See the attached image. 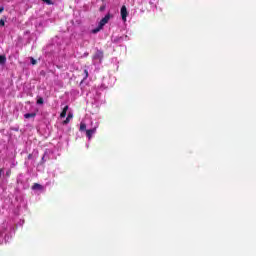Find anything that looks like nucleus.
Wrapping results in <instances>:
<instances>
[{
    "mask_svg": "<svg viewBox=\"0 0 256 256\" xmlns=\"http://www.w3.org/2000/svg\"><path fill=\"white\" fill-rule=\"evenodd\" d=\"M99 127V124H96L94 127L87 129V125L85 122H81L80 124V131H86V137L91 141L92 137L97 133V128Z\"/></svg>",
    "mask_w": 256,
    "mask_h": 256,
    "instance_id": "obj_1",
    "label": "nucleus"
},
{
    "mask_svg": "<svg viewBox=\"0 0 256 256\" xmlns=\"http://www.w3.org/2000/svg\"><path fill=\"white\" fill-rule=\"evenodd\" d=\"M109 19H111V14H107L104 18H102L99 23V26L96 29H94L92 32L99 33V31L102 30L103 27H105V25H107V23H109Z\"/></svg>",
    "mask_w": 256,
    "mask_h": 256,
    "instance_id": "obj_2",
    "label": "nucleus"
},
{
    "mask_svg": "<svg viewBox=\"0 0 256 256\" xmlns=\"http://www.w3.org/2000/svg\"><path fill=\"white\" fill-rule=\"evenodd\" d=\"M120 13H121L122 21L125 23L127 21V16L129 15V12L127 11V7L122 6Z\"/></svg>",
    "mask_w": 256,
    "mask_h": 256,
    "instance_id": "obj_3",
    "label": "nucleus"
},
{
    "mask_svg": "<svg viewBox=\"0 0 256 256\" xmlns=\"http://www.w3.org/2000/svg\"><path fill=\"white\" fill-rule=\"evenodd\" d=\"M99 60V61H101V59H103V52H101V51H97L96 52V54H95V56H94V60Z\"/></svg>",
    "mask_w": 256,
    "mask_h": 256,
    "instance_id": "obj_4",
    "label": "nucleus"
},
{
    "mask_svg": "<svg viewBox=\"0 0 256 256\" xmlns=\"http://www.w3.org/2000/svg\"><path fill=\"white\" fill-rule=\"evenodd\" d=\"M32 189H33L34 191H43V186H41L40 184H34V185L32 186Z\"/></svg>",
    "mask_w": 256,
    "mask_h": 256,
    "instance_id": "obj_5",
    "label": "nucleus"
},
{
    "mask_svg": "<svg viewBox=\"0 0 256 256\" xmlns=\"http://www.w3.org/2000/svg\"><path fill=\"white\" fill-rule=\"evenodd\" d=\"M69 110V106H65L64 108H63V111L61 112V114H60V117H66L67 116V111Z\"/></svg>",
    "mask_w": 256,
    "mask_h": 256,
    "instance_id": "obj_6",
    "label": "nucleus"
},
{
    "mask_svg": "<svg viewBox=\"0 0 256 256\" xmlns=\"http://www.w3.org/2000/svg\"><path fill=\"white\" fill-rule=\"evenodd\" d=\"M4 232L0 231V245H3V243H7V239L3 238Z\"/></svg>",
    "mask_w": 256,
    "mask_h": 256,
    "instance_id": "obj_7",
    "label": "nucleus"
},
{
    "mask_svg": "<svg viewBox=\"0 0 256 256\" xmlns=\"http://www.w3.org/2000/svg\"><path fill=\"white\" fill-rule=\"evenodd\" d=\"M7 63V58L3 55H0V65H5Z\"/></svg>",
    "mask_w": 256,
    "mask_h": 256,
    "instance_id": "obj_8",
    "label": "nucleus"
},
{
    "mask_svg": "<svg viewBox=\"0 0 256 256\" xmlns=\"http://www.w3.org/2000/svg\"><path fill=\"white\" fill-rule=\"evenodd\" d=\"M71 119H73V114L69 113L66 120L64 121V125H67V123H69V121H71Z\"/></svg>",
    "mask_w": 256,
    "mask_h": 256,
    "instance_id": "obj_9",
    "label": "nucleus"
},
{
    "mask_svg": "<svg viewBox=\"0 0 256 256\" xmlns=\"http://www.w3.org/2000/svg\"><path fill=\"white\" fill-rule=\"evenodd\" d=\"M35 113H26L25 115H24V117H25V119H32L33 117H35Z\"/></svg>",
    "mask_w": 256,
    "mask_h": 256,
    "instance_id": "obj_10",
    "label": "nucleus"
},
{
    "mask_svg": "<svg viewBox=\"0 0 256 256\" xmlns=\"http://www.w3.org/2000/svg\"><path fill=\"white\" fill-rule=\"evenodd\" d=\"M37 104H38V105H43V98H39V99L37 100Z\"/></svg>",
    "mask_w": 256,
    "mask_h": 256,
    "instance_id": "obj_11",
    "label": "nucleus"
},
{
    "mask_svg": "<svg viewBox=\"0 0 256 256\" xmlns=\"http://www.w3.org/2000/svg\"><path fill=\"white\" fill-rule=\"evenodd\" d=\"M44 3H47V5H51V0H42Z\"/></svg>",
    "mask_w": 256,
    "mask_h": 256,
    "instance_id": "obj_12",
    "label": "nucleus"
},
{
    "mask_svg": "<svg viewBox=\"0 0 256 256\" xmlns=\"http://www.w3.org/2000/svg\"><path fill=\"white\" fill-rule=\"evenodd\" d=\"M0 25H1V27H5V21L0 20Z\"/></svg>",
    "mask_w": 256,
    "mask_h": 256,
    "instance_id": "obj_13",
    "label": "nucleus"
},
{
    "mask_svg": "<svg viewBox=\"0 0 256 256\" xmlns=\"http://www.w3.org/2000/svg\"><path fill=\"white\" fill-rule=\"evenodd\" d=\"M84 73H85L86 77H89V72L87 70H84Z\"/></svg>",
    "mask_w": 256,
    "mask_h": 256,
    "instance_id": "obj_14",
    "label": "nucleus"
},
{
    "mask_svg": "<svg viewBox=\"0 0 256 256\" xmlns=\"http://www.w3.org/2000/svg\"><path fill=\"white\" fill-rule=\"evenodd\" d=\"M35 63H37L35 59H32V65H35Z\"/></svg>",
    "mask_w": 256,
    "mask_h": 256,
    "instance_id": "obj_15",
    "label": "nucleus"
},
{
    "mask_svg": "<svg viewBox=\"0 0 256 256\" xmlns=\"http://www.w3.org/2000/svg\"><path fill=\"white\" fill-rule=\"evenodd\" d=\"M0 13H3V8H0Z\"/></svg>",
    "mask_w": 256,
    "mask_h": 256,
    "instance_id": "obj_16",
    "label": "nucleus"
}]
</instances>
